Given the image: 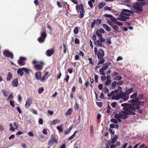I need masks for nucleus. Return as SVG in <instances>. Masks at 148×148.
I'll return each mask as SVG.
<instances>
[{
	"label": "nucleus",
	"mask_w": 148,
	"mask_h": 148,
	"mask_svg": "<svg viewBox=\"0 0 148 148\" xmlns=\"http://www.w3.org/2000/svg\"><path fill=\"white\" fill-rule=\"evenodd\" d=\"M121 106L123 107L124 111L119 112V114H116L114 116L115 118L125 119L128 117V115H135L136 113L135 108L131 106L130 104H127V103H122Z\"/></svg>",
	"instance_id": "nucleus-1"
},
{
	"label": "nucleus",
	"mask_w": 148,
	"mask_h": 148,
	"mask_svg": "<svg viewBox=\"0 0 148 148\" xmlns=\"http://www.w3.org/2000/svg\"><path fill=\"white\" fill-rule=\"evenodd\" d=\"M133 11L131 10L127 9H123L119 15V17H118L117 19L121 21H125L129 18V17L130 15V13L133 14Z\"/></svg>",
	"instance_id": "nucleus-2"
},
{
	"label": "nucleus",
	"mask_w": 148,
	"mask_h": 148,
	"mask_svg": "<svg viewBox=\"0 0 148 148\" xmlns=\"http://www.w3.org/2000/svg\"><path fill=\"white\" fill-rule=\"evenodd\" d=\"M116 99L122 98L124 101H126L129 98V95H128L125 92H120L117 95L116 97Z\"/></svg>",
	"instance_id": "nucleus-3"
},
{
	"label": "nucleus",
	"mask_w": 148,
	"mask_h": 148,
	"mask_svg": "<svg viewBox=\"0 0 148 148\" xmlns=\"http://www.w3.org/2000/svg\"><path fill=\"white\" fill-rule=\"evenodd\" d=\"M94 51L95 55H97L98 58L99 59H102L103 58L105 53L104 51L101 48L99 49L97 53V48L96 47L94 48Z\"/></svg>",
	"instance_id": "nucleus-4"
},
{
	"label": "nucleus",
	"mask_w": 148,
	"mask_h": 148,
	"mask_svg": "<svg viewBox=\"0 0 148 148\" xmlns=\"http://www.w3.org/2000/svg\"><path fill=\"white\" fill-rule=\"evenodd\" d=\"M47 36L46 30L44 29L43 31L41 32L40 37L38 38L37 40L40 43H42L45 41Z\"/></svg>",
	"instance_id": "nucleus-5"
},
{
	"label": "nucleus",
	"mask_w": 148,
	"mask_h": 148,
	"mask_svg": "<svg viewBox=\"0 0 148 148\" xmlns=\"http://www.w3.org/2000/svg\"><path fill=\"white\" fill-rule=\"evenodd\" d=\"M76 9L78 12L79 11V9L80 10V14L79 15V17L81 18H83L84 16V14L85 12L83 4L82 3H81L79 6L77 5L76 7Z\"/></svg>",
	"instance_id": "nucleus-6"
},
{
	"label": "nucleus",
	"mask_w": 148,
	"mask_h": 148,
	"mask_svg": "<svg viewBox=\"0 0 148 148\" xmlns=\"http://www.w3.org/2000/svg\"><path fill=\"white\" fill-rule=\"evenodd\" d=\"M140 6L139 3L138 2H136L135 4H133L132 8L135 10V12L140 14V12H143V8Z\"/></svg>",
	"instance_id": "nucleus-7"
},
{
	"label": "nucleus",
	"mask_w": 148,
	"mask_h": 148,
	"mask_svg": "<svg viewBox=\"0 0 148 148\" xmlns=\"http://www.w3.org/2000/svg\"><path fill=\"white\" fill-rule=\"evenodd\" d=\"M139 100H140V99L138 97V98H135L134 99L129 100L128 101V102L131 103H127V104L131 105L132 107L135 108V110L136 111L135 107H136L138 104V103L140 102Z\"/></svg>",
	"instance_id": "nucleus-8"
},
{
	"label": "nucleus",
	"mask_w": 148,
	"mask_h": 148,
	"mask_svg": "<svg viewBox=\"0 0 148 148\" xmlns=\"http://www.w3.org/2000/svg\"><path fill=\"white\" fill-rule=\"evenodd\" d=\"M58 142V139L56 138L55 136L54 135L52 134L51 138L49 140L48 144L49 146H52L54 143H57Z\"/></svg>",
	"instance_id": "nucleus-9"
},
{
	"label": "nucleus",
	"mask_w": 148,
	"mask_h": 148,
	"mask_svg": "<svg viewBox=\"0 0 148 148\" xmlns=\"http://www.w3.org/2000/svg\"><path fill=\"white\" fill-rule=\"evenodd\" d=\"M23 71L27 74L29 73V70L25 67H23L21 68H19L17 71V73L21 76H23L24 74Z\"/></svg>",
	"instance_id": "nucleus-10"
},
{
	"label": "nucleus",
	"mask_w": 148,
	"mask_h": 148,
	"mask_svg": "<svg viewBox=\"0 0 148 148\" xmlns=\"http://www.w3.org/2000/svg\"><path fill=\"white\" fill-rule=\"evenodd\" d=\"M44 63L43 62L40 61L39 64H36L34 66L35 69L37 70H40L43 67Z\"/></svg>",
	"instance_id": "nucleus-11"
},
{
	"label": "nucleus",
	"mask_w": 148,
	"mask_h": 148,
	"mask_svg": "<svg viewBox=\"0 0 148 148\" xmlns=\"http://www.w3.org/2000/svg\"><path fill=\"white\" fill-rule=\"evenodd\" d=\"M3 53L5 56L7 57H10L11 59H13L14 58L13 53H12L8 51H5Z\"/></svg>",
	"instance_id": "nucleus-12"
},
{
	"label": "nucleus",
	"mask_w": 148,
	"mask_h": 148,
	"mask_svg": "<svg viewBox=\"0 0 148 148\" xmlns=\"http://www.w3.org/2000/svg\"><path fill=\"white\" fill-rule=\"evenodd\" d=\"M54 50L53 49H49L47 50L46 52V55L48 57L51 56L54 53Z\"/></svg>",
	"instance_id": "nucleus-13"
},
{
	"label": "nucleus",
	"mask_w": 148,
	"mask_h": 148,
	"mask_svg": "<svg viewBox=\"0 0 148 148\" xmlns=\"http://www.w3.org/2000/svg\"><path fill=\"white\" fill-rule=\"evenodd\" d=\"M26 60V58L22 57L20 58V59L18 61V63L21 65H23L25 64V62L24 60Z\"/></svg>",
	"instance_id": "nucleus-14"
},
{
	"label": "nucleus",
	"mask_w": 148,
	"mask_h": 148,
	"mask_svg": "<svg viewBox=\"0 0 148 148\" xmlns=\"http://www.w3.org/2000/svg\"><path fill=\"white\" fill-rule=\"evenodd\" d=\"M138 1L140 2H138L139 3V4L141 6H143L148 4V0H137Z\"/></svg>",
	"instance_id": "nucleus-15"
},
{
	"label": "nucleus",
	"mask_w": 148,
	"mask_h": 148,
	"mask_svg": "<svg viewBox=\"0 0 148 148\" xmlns=\"http://www.w3.org/2000/svg\"><path fill=\"white\" fill-rule=\"evenodd\" d=\"M32 103V100L31 99L29 98H28V99H27L26 101L25 104V106L27 108H28L30 107V104H31Z\"/></svg>",
	"instance_id": "nucleus-16"
},
{
	"label": "nucleus",
	"mask_w": 148,
	"mask_h": 148,
	"mask_svg": "<svg viewBox=\"0 0 148 148\" xmlns=\"http://www.w3.org/2000/svg\"><path fill=\"white\" fill-rule=\"evenodd\" d=\"M111 62H109L107 63H105L104 64V66L103 67L100 69L101 70H103V71H105L108 68L109 66L111 64Z\"/></svg>",
	"instance_id": "nucleus-17"
},
{
	"label": "nucleus",
	"mask_w": 148,
	"mask_h": 148,
	"mask_svg": "<svg viewBox=\"0 0 148 148\" xmlns=\"http://www.w3.org/2000/svg\"><path fill=\"white\" fill-rule=\"evenodd\" d=\"M13 75L12 73L10 72H8L7 75L6 80L7 81H10L12 78Z\"/></svg>",
	"instance_id": "nucleus-18"
},
{
	"label": "nucleus",
	"mask_w": 148,
	"mask_h": 148,
	"mask_svg": "<svg viewBox=\"0 0 148 148\" xmlns=\"http://www.w3.org/2000/svg\"><path fill=\"white\" fill-rule=\"evenodd\" d=\"M12 85L15 87H16L18 86V79L16 78L13 80L12 81Z\"/></svg>",
	"instance_id": "nucleus-19"
},
{
	"label": "nucleus",
	"mask_w": 148,
	"mask_h": 148,
	"mask_svg": "<svg viewBox=\"0 0 148 148\" xmlns=\"http://www.w3.org/2000/svg\"><path fill=\"white\" fill-rule=\"evenodd\" d=\"M41 76V73L40 72H37L35 74V77L37 80L40 79Z\"/></svg>",
	"instance_id": "nucleus-20"
},
{
	"label": "nucleus",
	"mask_w": 148,
	"mask_h": 148,
	"mask_svg": "<svg viewBox=\"0 0 148 148\" xmlns=\"http://www.w3.org/2000/svg\"><path fill=\"white\" fill-rule=\"evenodd\" d=\"M39 139L41 142L45 141L46 140V138L44 135L41 134L39 136Z\"/></svg>",
	"instance_id": "nucleus-21"
},
{
	"label": "nucleus",
	"mask_w": 148,
	"mask_h": 148,
	"mask_svg": "<svg viewBox=\"0 0 148 148\" xmlns=\"http://www.w3.org/2000/svg\"><path fill=\"white\" fill-rule=\"evenodd\" d=\"M139 103H138L137 106L136 107H135L136 109H140L141 108L140 105L141 106H143L144 104L145 103V102L143 101H139Z\"/></svg>",
	"instance_id": "nucleus-22"
},
{
	"label": "nucleus",
	"mask_w": 148,
	"mask_h": 148,
	"mask_svg": "<svg viewBox=\"0 0 148 148\" xmlns=\"http://www.w3.org/2000/svg\"><path fill=\"white\" fill-rule=\"evenodd\" d=\"M103 27L106 29V30L108 31H111V28L110 27L105 24H103Z\"/></svg>",
	"instance_id": "nucleus-23"
},
{
	"label": "nucleus",
	"mask_w": 148,
	"mask_h": 148,
	"mask_svg": "<svg viewBox=\"0 0 148 148\" xmlns=\"http://www.w3.org/2000/svg\"><path fill=\"white\" fill-rule=\"evenodd\" d=\"M94 43L96 45L99 46L100 47L102 46V43L100 40H98L97 41H95Z\"/></svg>",
	"instance_id": "nucleus-24"
},
{
	"label": "nucleus",
	"mask_w": 148,
	"mask_h": 148,
	"mask_svg": "<svg viewBox=\"0 0 148 148\" xmlns=\"http://www.w3.org/2000/svg\"><path fill=\"white\" fill-rule=\"evenodd\" d=\"M110 128H116L117 129H118V128L119 127V126L118 125H115L113 124H110Z\"/></svg>",
	"instance_id": "nucleus-25"
},
{
	"label": "nucleus",
	"mask_w": 148,
	"mask_h": 148,
	"mask_svg": "<svg viewBox=\"0 0 148 148\" xmlns=\"http://www.w3.org/2000/svg\"><path fill=\"white\" fill-rule=\"evenodd\" d=\"M106 4L105 2H101L98 5V7L99 9H101L103 8Z\"/></svg>",
	"instance_id": "nucleus-26"
},
{
	"label": "nucleus",
	"mask_w": 148,
	"mask_h": 148,
	"mask_svg": "<svg viewBox=\"0 0 148 148\" xmlns=\"http://www.w3.org/2000/svg\"><path fill=\"white\" fill-rule=\"evenodd\" d=\"M60 122V121L59 120L56 119L54 121H52L51 122V124L52 125H54L57 123H59Z\"/></svg>",
	"instance_id": "nucleus-27"
},
{
	"label": "nucleus",
	"mask_w": 148,
	"mask_h": 148,
	"mask_svg": "<svg viewBox=\"0 0 148 148\" xmlns=\"http://www.w3.org/2000/svg\"><path fill=\"white\" fill-rule=\"evenodd\" d=\"M95 0H90L88 1V3L91 8H92L93 7V5L92 2L94 3Z\"/></svg>",
	"instance_id": "nucleus-28"
},
{
	"label": "nucleus",
	"mask_w": 148,
	"mask_h": 148,
	"mask_svg": "<svg viewBox=\"0 0 148 148\" xmlns=\"http://www.w3.org/2000/svg\"><path fill=\"white\" fill-rule=\"evenodd\" d=\"M72 109L71 108H70L66 112V115H71L72 114Z\"/></svg>",
	"instance_id": "nucleus-29"
},
{
	"label": "nucleus",
	"mask_w": 148,
	"mask_h": 148,
	"mask_svg": "<svg viewBox=\"0 0 148 148\" xmlns=\"http://www.w3.org/2000/svg\"><path fill=\"white\" fill-rule=\"evenodd\" d=\"M133 90L134 89L133 88H131L126 90L125 92L126 93L129 95V94L132 92Z\"/></svg>",
	"instance_id": "nucleus-30"
},
{
	"label": "nucleus",
	"mask_w": 148,
	"mask_h": 148,
	"mask_svg": "<svg viewBox=\"0 0 148 148\" xmlns=\"http://www.w3.org/2000/svg\"><path fill=\"white\" fill-rule=\"evenodd\" d=\"M96 34L97 36L99 37H101L102 36V34L101 33L99 29H97V30Z\"/></svg>",
	"instance_id": "nucleus-31"
},
{
	"label": "nucleus",
	"mask_w": 148,
	"mask_h": 148,
	"mask_svg": "<svg viewBox=\"0 0 148 148\" xmlns=\"http://www.w3.org/2000/svg\"><path fill=\"white\" fill-rule=\"evenodd\" d=\"M109 24L110 25L111 27L115 30H118L119 29V27L116 25H113L110 23H109Z\"/></svg>",
	"instance_id": "nucleus-32"
},
{
	"label": "nucleus",
	"mask_w": 148,
	"mask_h": 148,
	"mask_svg": "<svg viewBox=\"0 0 148 148\" xmlns=\"http://www.w3.org/2000/svg\"><path fill=\"white\" fill-rule=\"evenodd\" d=\"M122 89V87H119L118 89L115 90L114 91V93L115 92L116 94H117L119 91H120V92H121Z\"/></svg>",
	"instance_id": "nucleus-33"
},
{
	"label": "nucleus",
	"mask_w": 148,
	"mask_h": 148,
	"mask_svg": "<svg viewBox=\"0 0 148 148\" xmlns=\"http://www.w3.org/2000/svg\"><path fill=\"white\" fill-rule=\"evenodd\" d=\"M138 95L137 92H135L134 93H133L132 95L130 97V99H134L135 98H136Z\"/></svg>",
	"instance_id": "nucleus-34"
},
{
	"label": "nucleus",
	"mask_w": 148,
	"mask_h": 148,
	"mask_svg": "<svg viewBox=\"0 0 148 148\" xmlns=\"http://www.w3.org/2000/svg\"><path fill=\"white\" fill-rule=\"evenodd\" d=\"M96 20L94 19V20L93 22L92 23L91 26V27L92 29L93 28L95 27V24H96Z\"/></svg>",
	"instance_id": "nucleus-35"
},
{
	"label": "nucleus",
	"mask_w": 148,
	"mask_h": 148,
	"mask_svg": "<svg viewBox=\"0 0 148 148\" xmlns=\"http://www.w3.org/2000/svg\"><path fill=\"white\" fill-rule=\"evenodd\" d=\"M76 132L77 131H75V132H74L73 134L71 136V137L69 138L68 139V140H72L74 138Z\"/></svg>",
	"instance_id": "nucleus-36"
},
{
	"label": "nucleus",
	"mask_w": 148,
	"mask_h": 148,
	"mask_svg": "<svg viewBox=\"0 0 148 148\" xmlns=\"http://www.w3.org/2000/svg\"><path fill=\"white\" fill-rule=\"evenodd\" d=\"M79 32L78 28V27H76L73 30V32L74 33L76 34H78Z\"/></svg>",
	"instance_id": "nucleus-37"
},
{
	"label": "nucleus",
	"mask_w": 148,
	"mask_h": 148,
	"mask_svg": "<svg viewBox=\"0 0 148 148\" xmlns=\"http://www.w3.org/2000/svg\"><path fill=\"white\" fill-rule=\"evenodd\" d=\"M3 94L5 96L7 97V95L8 93V92L6 90H2Z\"/></svg>",
	"instance_id": "nucleus-38"
},
{
	"label": "nucleus",
	"mask_w": 148,
	"mask_h": 148,
	"mask_svg": "<svg viewBox=\"0 0 148 148\" xmlns=\"http://www.w3.org/2000/svg\"><path fill=\"white\" fill-rule=\"evenodd\" d=\"M100 60L98 63V65L103 63L105 61V60L103 58L102 59H101Z\"/></svg>",
	"instance_id": "nucleus-39"
},
{
	"label": "nucleus",
	"mask_w": 148,
	"mask_h": 148,
	"mask_svg": "<svg viewBox=\"0 0 148 148\" xmlns=\"http://www.w3.org/2000/svg\"><path fill=\"white\" fill-rule=\"evenodd\" d=\"M44 89L43 87L39 88L38 90V93L39 94H41L44 91Z\"/></svg>",
	"instance_id": "nucleus-40"
},
{
	"label": "nucleus",
	"mask_w": 148,
	"mask_h": 148,
	"mask_svg": "<svg viewBox=\"0 0 148 148\" xmlns=\"http://www.w3.org/2000/svg\"><path fill=\"white\" fill-rule=\"evenodd\" d=\"M96 24L97 25H99L100 24H101L102 22V20L101 19H97V20H96Z\"/></svg>",
	"instance_id": "nucleus-41"
},
{
	"label": "nucleus",
	"mask_w": 148,
	"mask_h": 148,
	"mask_svg": "<svg viewBox=\"0 0 148 148\" xmlns=\"http://www.w3.org/2000/svg\"><path fill=\"white\" fill-rule=\"evenodd\" d=\"M110 121L111 122L115 123L117 124L118 123V120L116 119H112L110 120Z\"/></svg>",
	"instance_id": "nucleus-42"
},
{
	"label": "nucleus",
	"mask_w": 148,
	"mask_h": 148,
	"mask_svg": "<svg viewBox=\"0 0 148 148\" xmlns=\"http://www.w3.org/2000/svg\"><path fill=\"white\" fill-rule=\"evenodd\" d=\"M111 82V80L107 79L104 84L106 86L108 85Z\"/></svg>",
	"instance_id": "nucleus-43"
},
{
	"label": "nucleus",
	"mask_w": 148,
	"mask_h": 148,
	"mask_svg": "<svg viewBox=\"0 0 148 148\" xmlns=\"http://www.w3.org/2000/svg\"><path fill=\"white\" fill-rule=\"evenodd\" d=\"M13 98V96L12 94H11L9 96L8 98L6 100L7 101H9L10 100L12 99Z\"/></svg>",
	"instance_id": "nucleus-44"
},
{
	"label": "nucleus",
	"mask_w": 148,
	"mask_h": 148,
	"mask_svg": "<svg viewBox=\"0 0 148 148\" xmlns=\"http://www.w3.org/2000/svg\"><path fill=\"white\" fill-rule=\"evenodd\" d=\"M137 109V111L139 113L143 114V112L144 109Z\"/></svg>",
	"instance_id": "nucleus-45"
},
{
	"label": "nucleus",
	"mask_w": 148,
	"mask_h": 148,
	"mask_svg": "<svg viewBox=\"0 0 148 148\" xmlns=\"http://www.w3.org/2000/svg\"><path fill=\"white\" fill-rule=\"evenodd\" d=\"M64 51L63 53L65 54L66 53V50L67 49V45H66L65 44H64L63 45Z\"/></svg>",
	"instance_id": "nucleus-46"
},
{
	"label": "nucleus",
	"mask_w": 148,
	"mask_h": 148,
	"mask_svg": "<svg viewBox=\"0 0 148 148\" xmlns=\"http://www.w3.org/2000/svg\"><path fill=\"white\" fill-rule=\"evenodd\" d=\"M122 79V77L121 76L119 75L116 76L114 78V79H117L118 80H120Z\"/></svg>",
	"instance_id": "nucleus-47"
},
{
	"label": "nucleus",
	"mask_w": 148,
	"mask_h": 148,
	"mask_svg": "<svg viewBox=\"0 0 148 148\" xmlns=\"http://www.w3.org/2000/svg\"><path fill=\"white\" fill-rule=\"evenodd\" d=\"M88 59L89 61V63L93 65L94 64V61L93 62L91 58H89Z\"/></svg>",
	"instance_id": "nucleus-48"
},
{
	"label": "nucleus",
	"mask_w": 148,
	"mask_h": 148,
	"mask_svg": "<svg viewBox=\"0 0 148 148\" xmlns=\"http://www.w3.org/2000/svg\"><path fill=\"white\" fill-rule=\"evenodd\" d=\"M138 97L139 98L140 100H142L144 99V95L142 94H139Z\"/></svg>",
	"instance_id": "nucleus-49"
},
{
	"label": "nucleus",
	"mask_w": 148,
	"mask_h": 148,
	"mask_svg": "<svg viewBox=\"0 0 148 148\" xmlns=\"http://www.w3.org/2000/svg\"><path fill=\"white\" fill-rule=\"evenodd\" d=\"M38 123L40 125H42L43 123V120L41 118H40L38 119Z\"/></svg>",
	"instance_id": "nucleus-50"
},
{
	"label": "nucleus",
	"mask_w": 148,
	"mask_h": 148,
	"mask_svg": "<svg viewBox=\"0 0 148 148\" xmlns=\"http://www.w3.org/2000/svg\"><path fill=\"white\" fill-rule=\"evenodd\" d=\"M74 107L75 109L78 110L79 107V105L77 102L75 103Z\"/></svg>",
	"instance_id": "nucleus-51"
},
{
	"label": "nucleus",
	"mask_w": 148,
	"mask_h": 148,
	"mask_svg": "<svg viewBox=\"0 0 148 148\" xmlns=\"http://www.w3.org/2000/svg\"><path fill=\"white\" fill-rule=\"evenodd\" d=\"M56 128L59 131H60L61 132H62L63 131L62 128L60 126H57Z\"/></svg>",
	"instance_id": "nucleus-52"
},
{
	"label": "nucleus",
	"mask_w": 148,
	"mask_h": 148,
	"mask_svg": "<svg viewBox=\"0 0 148 148\" xmlns=\"http://www.w3.org/2000/svg\"><path fill=\"white\" fill-rule=\"evenodd\" d=\"M117 84V82L115 81H114L112 83V86L114 88Z\"/></svg>",
	"instance_id": "nucleus-53"
},
{
	"label": "nucleus",
	"mask_w": 148,
	"mask_h": 148,
	"mask_svg": "<svg viewBox=\"0 0 148 148\" xmlns=\"http://www.w3.org/2000/svg\"><path fill=\"white\" fill-rule=\"evenodd\" d=\"M45 79H46V77L44 76L42 78L40 77V79H39V80L41 82H44L45 81Z\"/></svg>",
	"instance_id": "nucleus-54"
},
{
	"label": "nucleus",
	"mask_w": 148,
	"mask_h": 148,
	"mask_svg": "<svg viewBox=\"0 0 148 148\" xmlns=\"http://www.w3.org/2000/svg\"><path fill=\"white\" fill-rule=\"evenodd\" d=\"M109 131L111 134H112L113 135H114L115 133L114 131H113L112 129L110 128H109Z\"/></svg>",
	"instance_id": "nucleus-55"
},
{
	"label": "nucleus",
	"mask_w": 148,
	"mask_h": 148,
	"mask_svg": "<svg viewBox=\"0 0 148 148\" xmlns=\"http://www.w3.org/2000/svg\"><path fill=\"white\" fill-rule=\"evenodd\" d=\"M10 104L12 107H14V101L10 100Z\"/></svg>",
	"instance_id": "nucleus-56"
},
{
	"label": "nucleus",
	"mask_w": 148,
	"mask_h": 148,
	"mask_svg": "<svg viewBox=\"0 0 148 148\" xmlns=\"http://www.w3.org/2000/svg\"><path fill=\"white\" fill-rule=\"evenodd\" d=\"M75 44H79L80 41L79 39L77 38H76L75 40Z\"/></svg>",
	"instance_id": "nucleus-57"
},
{
	"label": "nucleus",
	"mask_w": 148,
	"mask_h": 148,
	"mask_svg": "<svg viewBox=\"0 0 148 148\" xmlns=\"http://www.w3.org/2000/svg\"><path fill=\"white\" fill-rule=\"evenodd\" d=\"M104 9L106 10H111L112 8L110 7H108V6H106L104 8Z\"/></svg>",
	"instance_id": "nucleus-58"
},
{
	"label": "nucleus",
	"mask_w": 148,
	"mask_h": 148,
	"mask_svg": "<svg viewBox=\"0 0 148 148\" xmlns=\"http://www.w3.org/2000/svg\"><path fill=\"white\" fill-rule=\"evenodd\" d=\"M97 105L100 107H101L102 106V103L101 102H97Z\"/></svg>",
	"instance_id": "nucleus-59"
},
{
	"label": "nucleus",
	"mask_w": 148,
	"mask_h": 148,
	"mask_svg": "<svg viewBox=\"0 0 148 148\" xmlns=\"http://www.w3.org/2000/svg\"><path fill=\"white\" fill-rule=\"evenodd\" d=\"M44 76L46 77V79H47L49 76V72L47 71L45 73Z\"/></svg>",
	"instance_id": "nucleus-60"
},
{
	"label": "nucleus",
	"mask_w": 148,
	"mask_h": 148,
	"mask_svg": "<svg viewBox=\"0 0 148 148\" xmlns=\"http://www.w3.org/2000/svg\"><path fill=\"white\" fill-rule=\"evenodd\" d=\"M114 91H112L110 93L108 94V96L109 97H110L112 96L113 95H114Z\"/></svg>",
	"instance_id": "nucleus-61"
},
{
	"label": "nucleus",
	"mask_w": 148,
	"mask_h": 148,
	"mask_svg": "<svg viewBox=\"0 0 148 148\" xmlns=\"http://www.w3.org/2000/svg\"><path fill=\"white\" fill-rule=\"evenodd\" d=\"M31 112L34 114H37L36 111L34 109H32L31 110Z\"/></svg>",
	"instance_id": "nucleus-62"
},
{
	"label": "nucleus",
	"mask_w": 148,
	"mask_h": 148,
	"mask_svg": "<svg viewBox=\"0 0 148 148\" xmlns=\"http://www.w3.org/2000/svg\"><path fill=\"white\" fill-rule=\"evenodd\" d=\"M101 79L102 81H105L106 79V77L105 75L104 76H101Z\"/></svg>",
	"instance_id": "nucleus-63"
},
{
	"label": "nucleus",
	"mask_w": 148,
	"mask_h": 148,
	"mask_svg": "<svg viewBox=\"0 0 148 148\" xmlns=\"http://www.w3.org/2000/svg\"><path fill=\"white\" fill-rule=\"evenodd\" d=\"M42 133L45 134H47L48 133L47 129H44L42 131Z\"/></svg>",
	"instance_id": "nucleus-64"
}]
</instances>
